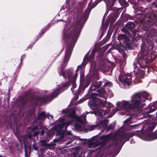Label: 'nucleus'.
Instances as JSON below:
<instances>
[{
  "label": "nucleus",
  "instance_id": "1",
  "mask_svg": "<svg viewBox=\"0 0 157 157\" xmlns=\"http://www.w3.org/2000/svg\"><path fill=\"white\" fill-rule=\"evenodd\" d=\"M148 96V93L144 91L135 94L132 97L131 101L132 104H130L128 101H124L121 104V108L126 110L141 108L143 106L142 102L144 101L143 98L147 99Z\"/></svg>",
  "mask_w": 157,
  "mask_h": 157
},
{
  "label": "nucleus",
  "instance_id": "2",
  "mask_svg": "<svg viewBox=\"0 0 157 157\" xmlns=\"http://www.w3.org/2000/svg\"><path fill=\"white\" fill-rule=\"evenodd\" d=\"M71 117L70 118V119L68 122H66L65 120H63L62 122L60 124V126L63 128L64 126H66L67 127L69 125L72 124V122H75V120H76V123L75 124V128L80 129L81 128V125L78 124V122L80 124L84 123L86 121V116L85 115L82 114V116L79 117H76L74 114H72Z\"/></svg>",
  "mask_w": 157,
  "mask_h": 157
},
{
  "label": "nucleus",
  "instance_id": "3",
  "mask_svg": "<svg viewBox=\"0 0 157 157\" xmlns=\"http://www.w3.org/2000/svg\"><path fill=\"white\" fill-rule=\"evenodd\" d=\"M61 92L60 89H57L54 92L49 96L43 97H37L36 101L37 104H41L42 103H46L51 101L52 99L56 97Z\"/></svg>",
  "mask_w": 157,
  "mask_h": 157
},
{
  "label": "nucleus",
  "instance_id": "4",
  "mask_svg": "<svg viewBox=\"0 0 157 157\" xmlns=\"http://www.w3.org/2000/svg\"><path fill=\"white\" fill-rule=\"evenodd\" d=\"M71 54V52L70 49L67 51L66 52L64 62L62 66V68L64 69L67 66V63L69 61Z\"/></svg>",
  "mask_w": 157,
  "mask_h": 157
},
{
  "label": "nucleus",
  "instance_id": "5",
  "mask_svg": "<svg viewBox=\"0 0 157 157\" xmlns=\"http://www.w3.org/2000/svg\"><path fill=\"white\" fill-rule=\"evenodd\" d=\"M122 81L125 86H129L132 81L131 76L130 75H127L126 76H124L122 78Z\"/></svg>",
  "mask_w": 157,
  "mask_h": 157
},
{
  "label": "nucleus",
  "instance_id": "6",
  "mask_svg": "<svg viewBox=\"0 0 157 157\" xmlns=\"http://www.w3.org/2000/svg\"><path fill=\"white\" fill-rule=\"evenodd\" d=\"M148 108L149 109V111L146 112L147 113H151L155 111L156 109V107L153 104H151L149 105L148 106Z\"/></svg>",
  "mask_w": 157,
  "mask_h": 157
},
{
  "label": "nucleus",
  "instance_id": "7",
  "mask_svg": "<svg viewBox=\"0 0 157 157\" xmlns=\"http://www.w3.org/2000/svg\"><path fill=\"white\" fill-rule=\"evenodd\" d=\"M123 140V139L121 137H118L113 140V144L117 146L118 144L121 143Z\"/></svg>",
  "mask_w": 157,
  "mask_h": 157
},
{
  "label": "nucleus",
  "instance_id": "8",
  "mask_svg": "<svg viewBox=\"0 0 157 157\" xmlns=\"http://www.w3.org/2000/svg\"><path fill=\"white\" fill-rule=\"evenodd\" d=\"M105 91L104 89H102L99 90L98 93V96H100L101 97L104 98L105 97Z\"/></svg>",
  "mask_w": 157,
  "mask_h": 157
},
{
  "label": "nucleus",
  "instance_id": "9",
  "mask_svg": "<svg viewBox=\"0 0 157 157\" xmlns=\"http://www.w3.org/2000/svg\"><path fill=\"white\" fill-rule=\"evenodd\" d=\"M97 105L101 107H104L105 104V102L100 99H98L96 101Z\"/></svg>",
  "mask_w": 157,
  "mask_h": 157
},
{
  "label": "nucleus",
  "instance_id": "10",
  "mask_svg": "<svg viewBox=\"0 0 157 157\" xmlns=\"http://www.w3.org/2000/svg\"><path fill=\"white\" fill-rule=\"evenodd\" d=\"M38 128L36 126H34L32 128V132L31 133L32 134V132H33V136H37L39 133V132L38 131H36L35 130H37Z\"/></svg>",
  "mask_w": 157,
  "mask_h": 157
},
{
  "label": "nucleus",
  "instance_id": "11",
  "mask_svg": "<svg viewBox=\"0 0 157 157\" xmlns=\"http://www.w3.org/2000/svg\"><path fill=\"white\" fill-rule=\"evenodd\" d=\"M85 6V4L82 2H79L77 6L78 9L79 10H82Z\"/></svg>",
  "mask_w": 157,
  "mask_h": 157
},
{
  "label": "nucleus",
  "instance_id": "12",
  "mask_svg": "<svg viewBox=\"0 0 157 157\" xmlns=\"http://www.w3.org/2000/svg\"><path fill=\"white\" fill-rule=\"evenodd\" d=\"M88 146L89 148H93L95 147H97L99 145V144L98 143L94 144L93 142H90L88 144Z\"/></svg>",
  "mask_w": 157,
  "mask_h": 157
},
{
  "label": "nucleus",
  "instance_id": "13",
  "mask_svg": "<svg viewBox=\"0 0 157 157\" xmlns=\"http://www.w3.org/2000/svg\"><path fill=\"white\" fill-rule=\"evenodd\" d=\"M45 113L44 112H42L39 115L38 118L40 120H43L46 117L45 116Z\"/></svg>",
  "mask_w": 157,
  "mask_h": 157
},
{
  "label": "nucleus",
  "instance_id": "14",
  "mask_svg": "<svg viewBox=\"0 0 157 157\" xmlns=\"http://www.w3.org/2000/svg\"><path fill=\"white\" fill-rule=\"evenodd\" d=\"M134 26V24L132 22H128L126 25L128 29L133 28Z\"/></svg>",
  "mask_w": 157,
  "mask_h": 157
},
{
  "label": "nucleus",
  "instance_id": "15",
  "mask_svg": "<svg viewBox=\"0 0 157 157\" xmlns=\"http://www.w3.org/2000/svg\"><path fill=\"white\" fill-rule=\"evenodd\" d=\"M118 38L119 40H121L123 39H126L127 36L125 34H120L119 35Z\"/></svg>",
  "mask_w": 157,
  "mask_h": 157
},
{
  "label": "nucleus",
  "instance_id": "16",
  "mask_svg": "<svg viewBox=\"0 0 157 157\" xmlns=\"http://www.w3.org/2000/svg\"><path fill=\"white\" fill-rule=\"evenodd\" d=\"M77 35V30H75V32H74L73 33L70 35L68 37L69 38H73L75 37H76Z\"/></svg>",
  "mask_w": 157,
  "mask_h": 157
},
{
  "label": "nucleus",
  "instance_id": "17",
  "mask_svg": "<svg viewBox=\"0 0 157 157\" xmlns=\"http://www.w3.org/2000/svg\"><path fill=\"white\" fill-rule=\"evenodd\" d=\"M98 96V93H92L91 94V97L92 99H96L97 97Z\"/></svg>",
  "mask_w": 157,
  "mask_h": 157
},
{
  "label": "nucleus",
  "instance_id": "18",
  "mask_svg": "<svg viewBox=\"0 0 157 157\" xmlns=\"http://www.w3.org/2000/svg\"><path fill=\"white\" fill-rule=\"evenodd\" d=\"M112 85V83L110 82H106L105 83V84L104 85V86H110Z\"/></svg>",
  "mask_w": 157,
  "mask_h": 157
},
{
  "label": "nucleus",
  "instance_id": "19",
  "mask_svg": "<svg viewBox=\"0 0 157 157\" xmlns=\"http://www.w3.org/2000/svg\"><path fill=\"white\" fill-rule=\"evenodd\" d=\"M108 122V120L106 119H105L103 120L101 122V124H103L105 125H107Z\"/></svg>",
  "mask_w": 157,
  "mask_h": 157
},
{
  "label": "nucleus",
  "instance_id": "20",
  "mask_svg": "<svg viewBox=\"0 0 157 157\" xmlns=\"http://www.w3.org/2000/svg\"><path fill=\"white\" fill-rule=\"evenodd\" d=\"M94 55L93 54H91L89 57L90 60L91 61H92L94 60Z\"/></svg>",
  "mask_w": 157,
  "mask_h": 157
},
{
  "label": "nucleus",
  "instance_id": "21",
  "mask_svg": "<svg viewBox=\"0 0 157 157\" xmlns=\"http://www.w3.org/2000/svg\"><path fill=\"white\" fill-rule=\"evenodd\" d=\"M96 126L94 125L90 126L89 127V129L90 131H92L94 129Z\"/></svg>",
  "mask_w": 157,
  "mask_h": 157
},
{
  "label": "nucleus",
  "instance_id": "22",
  "mask_svg": "<svg viewBox=\"0 0 157 157\" xmlns=\"http://www.w3.org/2000/svg\"><path fill=\"white\" fill-rule=\"evenodd\" d=\"M47 29H46L45 28L43 29L41 31V33H39L40 36H41V35L43 34L46 31Z\"/></svg>",
  "mask_w": 157,
  "mask_h": 157
},
{
  "label": "nucleus",
  "instance_id": "23",
  "mask_svg": "<svg viewBox=\"0 0 157 157\" xmlns=\"http://www.w3.org/2000/svg\"><path fill=\"white\" fill-rule=\"evenodd\" d=\"M114 128V126L113 125H110L107 128L108 129H113Z\"/></svg>",
  "mask_w": 157,
  "mask_h": 157
},
{
  "label": "nucleus",
  "instance_id": "24",
  "mask_svg": "<svg viewBox=\"0 0 157 157\" xmlns=\"http://www.w3.org/2000/svg\"><path fill=\"white\" fill-rule=\"evenodd\" d=\"M67 73L68 74L69 78L71 79V76L72 74L71 72L70 71H68L67 72Z\"/></svg>",
  "mask_w": 157,
  "mask_h": 157
},
{
  "label": "nucleus",
  "instance_id": "25",
  "mask_svg": "<svg viewBox=\"0 0 157 157\" xmlns=\"http://www.w3.org/2000/svg\"><path fill=\"white\" fill-rule=\"evenodd\" d=\"M94 86L96 88H99L100 86L97 83L95 82L94 83Z\"/></svg>",
  "mask_w": 157,
  "mask_h": 157
},
{
  "label": "nucleus",
  "instance_id": "26",
  "mask_svg": "<svg viewBox=\"0 0 157 157\" xmlns=\"http://www.w3.org/2000/svg\"><path fill=\"white\" fill-rule=\"evenodd\" d=\"M68 83H64V84H63V88H64L67 86H68Z\"/></svg>",
  "mask_w": 157,
  "mask_h": 157
},
{
  "label": "nucleus",
  "instance_id": "27",
  "mask_svg": "<svg viewBox=\"0 0 157 157\" xmlns=\"http://www.w3.org/2000/svg\"><path fill=\"white\" fill-rule=\"evenodd\" d=\"M138 125L137 124H135L132 125H131L130 127L132 128H134L137 127Z\"/></svg>",
  "mask_w": 157,
  "mask_h": 157
},
{
  "label": "nucleus",
  "instance_id": "28",
  "mask_svg": "<svg viewBox=\"0 0 157 157\" xmlns=\"http://www.w3.org/2000/svg\"><path fill=\"white\" fill-rule=\"evenodd\" d=\"M32 134H29L28 135V137L30 139H31V138L32 137Z\"/></svg>",
  "mask_w": 157,
  "mask_h": 157
},
{
  "label": "nucleus",
  "instance_id": "29",
  "mask_svg": "<svg viewBox=\"0 0 157 157\" xmlns=\"http://www.w3.org/2000/svg\"><path fill=\"white\" fill-rule=\"evenodd\" d=\"M106 136H102L100 138H102L104 139H106Z\"/></svg>",
  "mask_w": 157,
  "mask_h": 157
},
{
  "label": "nucleus",
  "instance_id": "30",
  "mask_svg": "<svg viewBox=\"0 0 157 157\" xmlns=\"http://www.w3.org/2000/svg\"><path fill=\"white\" fill-rule=\"evenodd\" d=\"M147 59H148V60L149 61H150L151 60V58L150 56H148Z\"/></svg>",
  "mask_w": 157,
  "mask_h": 157
},
{
  "label": "nucleus",
  "instance_id": "31",
  "mask_svg": "<svg viewBox=\"0 0 157 157\" xmlns=\"http://www.w3.org/2000/svg\"><path fill=\"white\" fill-rule=\"evenodd\" d=\"M44 133V130H42L41 131V133L42 135H43Z\"/></svg>",
  "mask_w": 157,
  "mask_h": 157
},
{
  "label": "nucleus",
  "instance_id": "32",
  "mask_svg": "<svg viewBox=\"0 0 157 157\" xmlns=\"http://www.w3.org/2000/svg\"><path fill=\"white\" fill-rule=\"evenodd\" d=\"M143 55H144V58L146 59V58H147V56H145L144 53H143Z\"/></svg>",
  "mask_w": 157,
  "mask_h": 157
},
{
  "label": "nucleus",
  "instance_id": "33",
  "mask_svg": "<svg viewBox=\"0 0 157 157\" xmlns=\"http://www.w3.org/2000/svg\"><path fill=\"white\" fill-rule=\"evenodd\" d=\"M111 0L112 1L113 3V4L117 0Z\"/></svg>",
  "mask_w": 157,
  "mask_h": 157
},
{
  "label": "nucleus",
  "instance_id": "34",
  "mask_svg": "<svg viewBox=\"0 0 157 157\" xmlns=\"http://www.w3.org/2000/svg\"><path fill=\"white\" fill-rule=\"evenodd\" d=\"M73 157H77V156L75 154L74 155Z\"/></svg>",
  "mask_w": 157,
  "mask_h": 157
},
{
  "label": "nucleus",
  "instance_id": "35",
  "mask_svg": "<svg viewBox=\"0 0 157 157\" xmlns=\"http://www.w3.org/2000/svg\"><path fill=\"white\" fill-rule=\"evenodd\" d=\"M134 67H136V64L135 63H134Z\"/></svg>",
  "mask_w": 157,
  "mask_h": 157
},
{
  "label": "nucleus",
  "instance_id": "36",
  "mask_svg": "<svg viewBox=\"0 0 157 157\" xmlns=\"http://www.w3.org/2000/svg\"><path fill=\"white\" fill-rule=\"evenodd\" d=\"M70 143V142H68L67 143V144H69Z\"/></svg>",
  "mask_w": 157,
  "mask_h": 157
},
{
  "label": "nucleus",
  "instance_id": "37",
  "mask_svg": "<svg viewBox=\"0 0 157 157\" xmlns=\"http://www.w3.org/2000/svg\"><path fill=\"white\" fill-rule=\"evenodd\" d=\"M64 37H66L65 35V34H64Z\"/></svg>",
  "mask_w": 157,
  "mask_h": 157
},
{
  "label": "nucleus",
  "instance_id": "38",
  "mask_svg": "<svg viewBox=\"0 0 157 157\" xmlns=\"http://www.w3.org/2000/svg\"><path fill=\"white\" fill-rule=\"evenodd\" d=\"M75 75L76 76V77L77 76V75H76V74H75ZM76 78V77H75V78Z\"/></svg>",
  "mask_w": 157,
  "mask_h": 157
},
{
  "label": "nucleus",
  "instance_id": "39",
  "mask_svg": "<svg viewBox=\"0 0 157 157\" xmlns=\"http://www.w3.org/2000/svg\"><path fill=\"white\" fill-rule=\"evenodd\" d=\"M73 86L74 88H75V86Z\"/></svg>",
  "mask_w": 157,
  "mask_h": 157
},
{
  "label": "nucleus",
  "instance_id": "40",
  "mask_svg": "<svg viewBox=\"0 0 157 157\" xmlns=\"http://www.w3.org/2000/svg\"><path fill=\"white\" fill-rule=\"evenodd\" d=\"M108 0V1H109V2H110V0Z\"/></svg>",
  "mask_w": 157,
  "mask_h": 157
},
{
  "label": "nucleus",
  "instance_id": "41",
  "mask_svg": "<svg viewBox=\"0 0 157 157\" xmlns=\"http://www.w3.org/2000/svg\"><path fill=\"white\" fill-rule=\"evenodd\" d=\"M55 145V144H53L52 145Z\"/></svg>",
  "mask_w": 157,
  "mask_h": 157
},
{
  "label": "nucleus",
  "instance_id": "42",
  "mask_svg": "<svg viewBox=\"0 0 157 157\" xmlns=\"http://www.w3.org/2000/svg\"><path fill=\"white\" fill-rule=\"evenodd\" d=\"M64 110H63V112H64Z\"/></svg>",
  "mask_w": 157,
  "mask_h": 157
},
{
  "label": "nucleus",
  "instance_id": "43",
  "mask_svg": "<svg viewBox=\"0 0 157 157\" xmlns=\"http://www.w3.org/2000/svg\"><path fill=\"white\" fill-rule=\"evenodd\" d=\"M0 157H1V155H0Z\"/></svg>",
  "mask_w": 157,
  "mask_h": 157
}]
</instances>
